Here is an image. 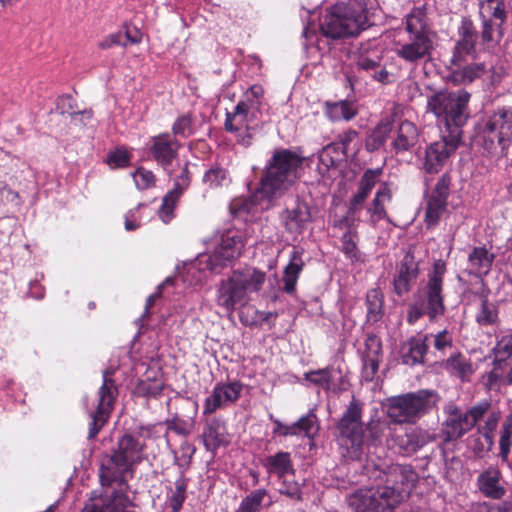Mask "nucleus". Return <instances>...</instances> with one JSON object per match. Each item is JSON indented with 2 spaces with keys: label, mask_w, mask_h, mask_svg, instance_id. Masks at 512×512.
<instances>
[{
  "label": "nucleus",
  "mask_w": 512,
  "mask_h": 512,
  "mask_svg": "<svg viewBox=\"0 0 512 512\" xmlns=\"http://www.w3.org/2000/svg\"><path fill=\"white\" fill-rule=\"evenodd\" d=\"M366 450L362 474L372 484L349 494L348 507L353 512H394L409 496L416 474L410 465L388 464L383 447L372 443Z\"/></svg>",
  "instance_id": "1"
},
{
  "label": "nucleus",
  "mask_w": 512,
  "mask_h": 512,
  "mask_svg": "<svg viewBox=\"0 0 512 512\" xmlns=\"http://www.w3.org/2000/svg\"><path fill=\"white\" fill-rule=\"evenodd\" d=\"M447 273V264L443 259L433 262L427 273L426 283L414 294L408 305L406 320L414 325L419 319L428 316L430 322L437 321L446 313L444 302V277Z\"/></svg>",
  "instance_id": "2"
},
{
  "label": "nucleus",
  "mask_w": 512,
  "mask_h": 512,
  "mask_svg": "<svg viewBox=\"0 0 512 512\" xmlns=\"http://www.w3.org/2000/svg\"><path fill=\"white\" fill-rule=\"evenodd\" d=\"M304 157L287 148L275 149L267 161L261 179L260 193L273 199L283 195L298 178Z\"/></svg>",
  "instance_id": "3"
},
{
  "label": "nucleus",
  "mask_w": 512,
  "mask_h": 512,
  "mask_svg": "<svg viewBox=\"0 0 512 512\" xmlns=\"http://www.w3.org/2000/svg\"><path fill=\"white\" fill-rule=\"evenodd\" d=\"M474 144L488 154L507 155L512 145V108L499 107L486 112L474 126Z\"/></svg>",
  "instance_id": "4"
},
{
  "label": "nucleus",
  "mask_w": 512,
  "mask_h": 512,
  "mask_svg": "<svg viewBox=\"0 0 512 512\" xmlns=\"http://www.w3.org/2000/svg\"><path fill=\"white\" fill-rule=\"evenodd\" d=\"M369 14L365 0L338 3L323 16L320 29L332 39L354 37L370 26Z\"/></svg>",
  "instance_id": "5"
},
{
  "label": "nucleus",
  "mask_w": 512,
  "mask_h": 512,
  "mask_svg": "<svg viewBox=\"0 0 512 512\" xmlns=\"http://www.w3.org/2000/svg\"><path fill=\"white\" fill-rule=\"evenodd\" d=\"M470 98L464 89L441 90L428 97L427 109L436 117L441 132L462 137V127L470 116Z\"/></svg>",
  "instance_id": "6"
},
{
  "label": "nucleus",
  "mask_w": 512,
  "mask_h": 512,
  "mask_svg": "<svg viewBox=\"0 0 512 512\" xmlns=\"http://www.w3.org/2000/svg\"><path fill=\"white\" fill-rule=\"evenodd\" d=\"M405 31L408 33V38L396 44L394 51L397 57L412 66L429 60L434 50L433 32L426 24L422 9L413 8L406 15Z\"/></svg>",
  "instance_id": "7"
},
{
  "label": "nucleus",
  "mask_w": 512,
  "mask_h": 512,
  "mask_svg": "<svg viewBox=\"0 0 512 512\" xmlns=\"http://www.w3.org/2000/svg\"><path fill=\"white\" fill-rule=\"evenodd\" d=\"M384 426L380 418H371L367 423H363L361 418H341L338 428L342 457L346 460L361 462L366 438L368 436L373 439L378 438L383 433Z\"/></svg>",
  "instance_id": "8"
},
{
  "label": "nucleus",
  "mask_w": 512,
  "mask_h": 512,
  "mask_svg": "<svg viewBox=\"0 0 512 512\" xmlns=\"http://www.w3.org/2000/svg\"><path fill=\"white\" fill-rule=\"evenodd\" d=\"M457 39L452 48V61L459 64L463 57L476 59L478 55L493 50L500 42L496 36L490 34V25L485 23L478 31L476 25L469 17H462L456 31Z\"/></svg>",
  "instance_id": "9"
},
{
  "label": "nucleus",
  "mask_w": 512,
  "mask_h": 512,
  "mask_svg": "<svg viewBox=\"0 0 512 512\" xmlns=\"http://www.w3.org/2000/svg\"><path fill=\"white\" fill-rule=\"evenodd\" d=\"M440 395L435 390L421 389L386 398L382 402L387 416H418L437 412Z\"/></svg>",
  "instance_id": "10"
},
{
  "label": "nucleus",
  "mask_w": 512,
  "mask_h": 512,
  "mask_svg": "<svg viewBox=\"0 0 512 512\" xmlns=\"http://www.w3.org/2000/svg\"><path fill=\"white\" fill-rule=\"evenodd\" d=\"M384 49L374 40L362 42L355 53V67L372 81L382 85L395 82V75L388 71L384 63Z\"/></svg>",
  "instance_id": "11"
},
{
  "label": "nucleus",
  "mask_w": 512,
  "mask_h": 512,
  "mask_svg": "<svg viewBox=\"0 0 512 512\" xmlns=\"http://www.w3.org/2000/svg\"><path fill=\"white\" fill-rule=\"evenodd\" d=\"M264 90L260 85H252L235 106L232 113H226L225 129L228 132L240 131L248 128L249 119L258 112L263 98Z\"/></svg>",
  "instance_id": "12"
},
{
  "label": "nucleus",
  "mask_w": 512,
  "mask_h": 512,
  "mask_svg": "<svg viewBox=\"0 0 512 512\" xmlns=\"http://www.w3.org/2000/svg\"><path fill=\"white\" fill-rule=\"evenodd\" d=\"M460 142L461 136L441 132V139L426 147L423 170L428 174L440 172L455 154Z\"/></svg>",
  "instance_id": "13"
},
{
  "label": "nucleus",
  "mask_w": 512,
  "mask_h": 512,
  "mask_svg": "<svg viewBox=\"0 0 512 512\" xmlns=\"http://www.w3.org/2000/svg\"><path fill=\"white\" fill-rule=\"evenodd\" d=\"M242 248L243 243L238 232L233 230L226 231L221 237L220 244L208 256L206 260L207 268L214 273H219L241 254Z\"/></svg>",
  "instance_id": "14"
},
{
  "label": "nucleus",
  "mask_w": 512,
  "mask_h": 512,
  "mask_svg": "<svg viewBox=\"0 0 512 512\" xmlns=\"http://www.w3.org/2000/svg\"><path fill=\"white\" fill-rule=\"evenodd\" d=\"M180 147V142L168 132L152 136L148 142V152L151 158L169 175L171 174L170 167L177 159Z\"/></svg>",
  "instance_id": "15"
},
{
  "label": "nucleus",
  "mask_w": 512,
  "mask_h": 512,
  "mask_svg": "<svg viewBox=\"0 0 512 512\" xmlns=\"http://www.w3.org/2000/svg\"><path fill=\"white\" fill-rule=\"evenodd\" d=\"M304 380L322 388L327 394H339L347 390L349 382L340 367L328 365L325 368L304 373Z\"/></svg>",
  "instance_id": "16"
},
{
  "label": "nucleus",
  "mask_w": 512,
  "mask_h": 512,
  "mask_svg": "<svg viewBox=\"0 0 512 512\" xmlns=\"http://www.w3.org/2000/svg\"><path fill=\"white\" fill-rule=\"evenodd\" d=\"M280 220L285 232L296 240L312 222L310 206L305 201L297 199L293 206L282 211Z\"/></svg>",
  "instance_id": "17"
},
{
  "label": "nucleus",
  "mask_w": 512,
  "mask_h": 512,
  "mask_svg": "<svg viewBox=\"0 0 512 512\" xmlns=\"http://www.w3.org/2000/svg\"><path fill=\"white\" fill-rule=\"evenodd\" d=\"M132 471L133 467L131 465L112 453L102 460L99 471L101 484L102 486H111L117 483L120 487L118 490H122L126 495L125 490L128 488L127 476Z\"/></svg>",
  "instance_id": "18"
},
{
  "label": "nucleus",
  "mask_w": 512,
  "mask_h": 512,
  "mask_svg": "<svg viewBox=\"0 0 512 512\" xmlns=\"http://www.w3.org/2000/svg\"><path fill=\"white\" fill-rule=\"evenodd\" d=\"M191 173L189 171V162L182 167L181 172L174 178V187L168 191L162 199V204L158 210V215L164 223H169L173 218V211L183 193L191 184Z\"/></svg>",
  "instance_id": "19"
},
{
  "label": "nucleus",
  "mask_w": 512,
  "mask_h": 512,
  "mask_svg": "<svg viewBox=\"0 0 512 512\" xmlns=\"http://www.w3.org/2000/svg\"><path fill=\"white\" fill-rule=\"evenodd\" d=\"M479 16L481 26L490 25V34L496 36L498 42L504 37V24L507 20V12L503 0H480Z\"/></svg>",
  "instance_id": "20"
},
{
  "label": "nucleus",
  "mask_w": 512,
  "mask_h": 512,
  "mask_svg": "<svg viewBox=\"0 0 512 512\" xmlns=\"http://www.w3.org/2000/svg\"><path fill=\"white\" fill-rule=\"evenodd\" d=\"M243 384L239 381L217 383L212 393L205 399L204 414H211L217 409L235 403L241 396Z\"/></svg>",
  "instance_id": "21"
},
{
  "label": "nucleus",
  "mask_w": 512,
  "mask_h": 512,
  "mask_svg": "<svg viewBox=\"0 0 512 512\" xmlns=\"http://www.w3.org/2000/svg\"><path fill=\"white\" fill-rule=\"evenodd\" d=\"M420 270L418 263L411 255H406L396 266L393 276V291L398 297L407 295L416 284Z\"/></svg>",
  "instance_id": "22"
},
{
  "label": "nucleus",
  "mask_w": 512,
  "mask_h": 512,
  "mask_svg": "<svg viewBox=\"0 0 512 512\" xmlns=\"http://www.w3.org/2000/svg\"><path fill=\"white\" fill-rule=\"evenodd\" d=\"M495 255L486 246H477L469 252L464 273L474 276L477 280L473 287H480V282L491 271Z\"/></svg>",
  "instance_id": "23"
},
{
  "label": "nucleus",
  "mask_w": 512,
  "mask_h": 512,
  "mask_svg": "<svg viewBox=\"0 0 512 512\" xmlns=\"http://www.w3.org/2000/svg\"><path fill=\"white\" fill-rule=\"evenodd\" d=\"M248 300L233 273L227 279L220 281L216 301L226 312H234L237 305H244Z\"/></svg>",
  "instance_id": "24"
},
{
  "label": "nucleus",
  "mask_w": 512,
  "mask_h": 512,
  "mask_svg": "<svg viewBox=\"0 0 512 512\" xmlns=\"http://www.w3.org/2000/svg\"><path fill=\"white\" fill-rule=\"evenodd\" d=\"M466 291L477 296L481 301L480 307L475 315L476 323L482 327L498 324V306L495 303L489 301L488 297L490 294V289L488 288L486 282L481 281L480 287H468Z\"/></svg>",
  "instance_id": "25"
},
{
  "label": "nucleus",
  "mask_w": 512,
  "mask_h": 512,
  "mask_svg": "<svg viewBox=\"0 0 512 512\" xmlns=\"http://www.w3.org/2000/svg\"><path fill=\"white\" fill-rule=\"evenodd\" d=\"M429 334L412 336L400 345L399 356L402 364L407 366L423 365L428 353Z\"/></svg>",
  "instance_id": "26"
},
{
  "label": "nucleus",
  "mask_w": 512,
  "mask_h": 512,
  "mask_svg": "<svg viewBox=\"0 0 512 512\" xmlns=\"http://www.w3.org/2000/svg\"><path fill=\"white\" fill-rule=\"evenodd\" d=\"M450 377L460 380L461 383H469L476 372V367L471 359L466 357L461 351H455L448 358L439 363Z\"/></svg>",
  "instance_id": "27"
},
{
  "label": "nucleus",
  "mask_w": 512,
  "mask_h": 512,
  "mask_svg": "<svg viewBox=\"0 0 512 512\" xmlns=\"http://www.w3.org/2000/svg\"><path fill=\"white\" fill-rule=\"evenodd\" d=\"M448 70L450 72L449 79L452 83L456 85H467L485 75L487 67L483 62L467 63V57H463L461 63L455 64L451 57Z\"/></svg>",
  "instance_id": "28"
},
{
  "label": "nucleus",
  "mask_w": 512,
  "mask_h": 512,
  "mask_svg": "<svg viewBox=\"0 0 512 512\" xmlns=\"http://www.w3.org/2000/svg\"><path fill=\"white\" fill-rule=\"evenodd\" d=\"M382 173V168H368L363 172L358 182L357 191L349 200L348 210L350 213H356L362 208L373 188L380 181Z\"/></svg>",
  "instance_id": "29"
},
{
  "label": "nucleus",
  "mask_w": 512,
  "mask_h": 512,
  "mask_svg": "<svg viewBox=\"0 0 512 512\" xmlns=\"http://www.w3.org/2000/svg\"><path fill=\"white\" fill-rule=\"evenodd\" d=\"M101 504H86L82 512H134V504L122 490H113L103 496Z\"/></svg>",
  "instance_id": "30"
},
{
  "label": "nucleus",
  "mask_w": 512,
  "mask_h": 512,
  "mask_svg": "<svg viewBox=\"0 0 512 512\" xmlns=\"http://www.w3.org/2000/svg\"><path fill=\"white\" fill-rule=\"evenodd\" d=\"M492 369L484 376L488 391L499 392L502 387L512 385V361L493 360Z\"/></svg>",
  "instance_id": "31"
},
{
  "label": "nucleus",
  "mask_w": 512,
  "mask_h": 512,
  "mask_svg": "<svg viewBox=\"0 0 512 512\" xmlns=\"http://www.w3.org/2000/svg\"><path fill=\"white\" fill-rule=\"evenodd\" d=\"M111 372H103V384L98 391L97 407L94 414L90 416H109L117 399L118 389L113 379L109 376Z\"/></svg>",
  "instance_id": "32"
},
{
  "label": "nucleus",
  "mask_w": 512,
  "mask_h": 512,
  "mask_svg": "<svg viewBox=\"0 0 512 512\" xmlns=\"http://www.w3.org/2000/svg\"><path fill=\"white\" fill-rule=\"evenodd\" d=\"M143 448L144 443L139 442L133 434L125 433L112 453L133 467L141 461Z\"/></svg>",
  "instance_id": "33"
},
{
  "label": "nucleus",
  "mask_w": 512,
  "mask_h": 512,
  "mask_svg": "<svg viewBox=\"0 0 512 512\" xmlns=\"http://www.w3.org/2000/svg\"><path fill=\"white\" fill-rule=\"evenodd\" d=\"M240 287H242L245 297H248L249 293L259 292L266 280V273L255 268L246 267L242 270L233 271Z\"/></svg>",
  "instance_id": "34"
},
{
  "label": "nucleus",
  "mask_w": 512,
  "mask_h": 512,
  "mask_svg": "<svg viewBox=\"0 0 512 512\" xmlns=\"http://www.w3.org/2000/svg\"><path fill=\"white\" fill-rule=\"evenodd\" d=\"M303 253L304 250L302 248L294 247L290 255V261L284 268L283 290L287 294H293L296 290L299 275L304 267Z\"/></svg>",
  "instance_id": "35"
},
{
  "label": "nucleus",
  "mask_w": 512,
  "mask_h": 512,
  "mask_svg": "<svg viewBox=\"0 0 512 512\" xmlns=\"http://www.w3.org/2000/svg\"><path fill=\"white\" fill-rule=\"evenodd\" d=\"M419 133L416 125L408 120L402 121L398 127L395 139L392 141V149L396 154H401L412 149L418 142Z\"/></svg>",
  "instance_id": "36"
},
{
  "label": "nucleus",
  "mask_w": 512,
  "mask_h": 512,
  "mask_svg": "<svg viewBox=\"0 0 512 512\" xmlns=\"http://www.w3.org/2000/svg\"><path fill=\"white\" fill-rule=\"evenodd\" d=\"M392 199V192L388 182H381L375 196L367 208L372 223H377L387 217L385 202Z\"/></svg>",
  "instance_id": "37"
},
{
  "label": "nucleus",
  "mask_w": 512,
  "mask_h": 512,
  "mask_svg": "<svg viewBox=\"0 0 512 512\" xmlns=\"http://www.w3.org/2000/svg\"><path fill=\"white\" fill-rule=\"evenodd\" d=\"M264 466L269 474H275L279 479L287 474H294L290 453L279 451L265 459Z\"/></svg>",
  "instance_id": "38"
},
{
  "label": "nucleus",
  "mask_w": 512,
  "mask_h": 512,
  "mask_svg": "<svg viewBox=\"0 0 512 512\" xmlns=\"http://www.w3.org/2000/svg\"><path fill=\"white\" fill-rule=\"evenodd\" d=\"M365 305L367 323H377L382 319L384 316V296L379 288H372L367 291Z\"/></svg>",
  "instance_id": "39"
},
{
  "label": "nucleus",
  "mask_w": 512,
  "mask_h": 512,
  "mask_svg": "<svg viewBox=\"0 0 512 512\" xmlns=\"http://www.w3.org/2000/svg\"><path fill=\"white\" fill-rule=\"evenodd\" d=\"M478 418H448L442 425L446 441L460 438L476 425Z\"/></svg>",
  "instance_id": "40"
},
{
  "label": "nucleus",
  "mask_w": 512,
  "mask_h": 512,
  "mask_svg": "<svg viewBox=\"0 0 512 512\" xmlns=\"http://www.w3.org/2000/svg\"><path fill=\"white\" fill-rule=\"evenodd\" d=\"M324 113L333 122L341 120L350 121L356 116L357 110L351 102L341 100L338 102H326Z\"/></svg>",
  "instance_id": "41"
},
{
  "label": "nucleus",
  "mask_w": 512,
  "mask_h": 512,
  "mask_svg": "<svg viewBox=\"0 0 512 512\" xmlns=\"http://www.w3.org/2000/svg\"><path fill=\"white\" fill-rule=\"evenodd\" d=\"M315 424L312 418H299L297 422L290 426L283 425L280 421H275L274 433H278L283 436L288 435H305L311 437Z\"/></svg>",
  "instance_id": "42"
},
{
  "label": "nucleus",
  "mask_w": 512,
  "mask_h": 512,
  "mask_svg": "<svg viewBox=\"0 0 512 512\" xmlns=\"http://www.w3.org/2000/svg\"><path fill=\"white\" fill-rule=\"evenodd\" d=\"M345 158L343 151L338 149L335 142H332L319 152V171L324 174L331 167H336Z\"/></svg>",
  "instance_id": "43"
},
{
  "label": "nucleus",
  "mask_w": 512,
  "mask_h": 512,
  "mask_svg": "<svg viewBox=\"0 0 512 512\" xmlns=\"http://www.w3.org/2000/svg\"><path fill=\"white\" fill-rule=\"evenodd\" d=\"M203 442L208 451L215 453L219 447L227 445L229 439L223 427L211 423L203 432Z\"/></svg>",
  "instance_id": "44"
},
{
  "label": "nucleus",
  "mask_w": 512,
  "mask_h": 512,
  "mask_svg": "<svg viewBox=\"0 0 512 512\" xmlns=\"http://www.w3.org/2000/svg\"><path fill=\"white\" fill-rule=\"evenodd\" d=\"M392 131V125L389 122L379 123L368 135L365 148L369 152H374L382 148Z\"/></svg>",
  "instance_id": "45"
},
{
  "label": "nucleus",
  "mask_w": 512,
  "mask_h": 512,
  "mask_svg": "<svg viewBox=\"0 0 512 512\" xmlns=\"http://www.w3.org/2000/svg\"><path fill=\"white\" fill-rule=\"evenodd\" d=\"M447 210V201L429 197L427 200L424 222L428 229L438 226Z\"/></svg>",
  "instance_id": "46"
},
{
  "label": "nucleus",
  "mask_w": 512,
  "mask_h": 512,
  "mask_svg": "<svg viewBox=\"0 0 512 512\" xmlns=\"http://www.w3.org/2000/svg\"><path fill=\"white\" fill-rule=\"evenodd\" d=\"M479 487L485 496L492 499H501L506 494V489L499 484V479L496 474H482L479 477Z\"/></svg>",
  "instance_id": "47"
},
{
  "label": "nucleus",
  "mask_w": 512,
  "mask_h": 512,
  "mask_svg": "<svg viewBox=\"0 0 512 512\" xmlns=\"http://www.w3.org/2000/svg\"><path fill=\"white\" fill-rule=\"evenodd\" d=\"M357 242L358 233L354 229H348L341 237V251L344 253L346 258L353 262L361 261V253L358 249Z\"/></svg>",
  "instance_id": "48"
},
{
  "label": "nucleus",
  "mask_w": 512,
  "mask_h": 512,
  "mask_svg": "<svg viewBox=\"0 0 512 512\" xmlns=\"http://www.w3.org/2000/svg\"><path fill=\"white\" fill-rule=\"evenodd\" d=\"M266 495L267 491L265 489L252 491L243 498L236 512H259Z\"/></svg>",
  "instance_id": "49"
},
{
  "label": "nucleus",
  "mask_w": 512,
  "mask_h": 512,
  "mask_svg": "<svg viewBox=\"0 0 512 512\" xmlns=\"http://www.w3.org/2000/svg\"><path fill=\"white\" fill-rule=\"evenodd\" d=\"M187 483L185 479H178L175 482V489L168 499V508L171 512H179L186 499Z\"/></svg>",
  "instance_id": "50"
},
{
  "label": "nucleus",
  "mask_w": 512,
  "mask_h": 512,
  "mask_svg": "<svg viewBox=\"0 0 512 512\" xmlns=\"http://www.w3.org/2000/svg\"><path fill=\"white\" fill-rule=\"evenodd\" d=\"M493 360L512 361V333L502 336L492 350Z\"/></svg>",
  "instance_id": "51"
},
{
  "label": "nucleus",
  "mask_w": 512,
  "mask_h": 512,
  "mask_svg": "<svg viewBox=\"0 0 512 512\" xmlns=\"http://www.w3.org/2000/svg\"><path fill=\"white\" fill-rule=\"evenodd\" d=\"M194 133L193 129V118L191 114H183L175 120L172 125V133H170L173 137L180 136L182 138H188Z\"/></svg>",
  "instance_id": "52"
},
{
  "label": "nucleus",
  "mask_w": 512,
  "mask_h": 512,
  "mask_svg": "<svg viewBox=\"0 0 512 512\" xmlns=\"http://www.w3.org/2000/svg\"><path fill=\"white\" fill-rule=\"evenodd\" d=\"M228 180V172L220 166H213L205 172L203 182L209 187L222 186Z\"/></svg>",
  "instance_id": "53"
},
{
  "label": "nucleus",
  "mask_w": 512,
  "mask_h": 512,
  "mask_svg": "<svg viewBox=\"0 0 512 512\" xmlns=\"http://www.w3.org/2000/svg\"><path fill=\"white\" fill-rule=\"evenodd\" d=\"M361 357H382V342L374 333L367 334Z\"/></svg>",
  "instance_id": "54"
},
{
  "label": "nucleus",
  "mask_w": 512,
  "mask_h": 512,
  "mask_svg": "<svg viewBox=\"0 0 512 512\" xmlns=\"http://www.w3.org/2000/svg\"><path fill=\"white\" fill-rule=\"evenodd\" d=\"M433 337V347L436 351L445 354L446 350L452 348L453 346V336L452 333L447 329H443L436 334H431Z\"/></svg>",
  "instance_id": "55"
},
{
  "label": "nucleus",
  "mask_w": 512,
  "mask_h": 512,
  "mask_svg": "<svg viewBox=\"0 0 512 512\" xmlns=\"http://www.w3.org/2000/svg\"><path fill=\"white\" fill-rule=\"evenodd\" d=\"M138 189L145 190L155 185V175L152 171L143 167L138 168L132 174Z\"/></svg>",
  "instance_id": "56"
},
{
  "label": "nucleus",
  "mask_w": 512,
  "mask_h": 512,
  "mask_svg": "<svg viewBox=\"0 0 512 512\" xmlns=\"http://www.w3.org/2000/svg\"><path fill=\"white\" fill-rule=\"evenodd\" d=\"M451 186V176L448 173H444L437 181L431 195L429 197L448 200Z\"/></svg>",
  "instance_id": "57"
},
{
  "label": "nucleus",
  "mask_w": 512,
  "mask_h": 512,
  "mask_svg": "<svg viewBox=\"0 0 512 512\" xmlns=\"http://www.w3.org/2000/svg\"><path fill=\"white\" fill-rule=\"evenodd\" d=\"M131 155L124 149H116L107 156V163L112 168H125L130 164Z\"/></svg>",
  "instance_id": "58"
},
{
  "label": "nucleus",
  "mask_w": 512,
  "mask_h": 512,
  "mask_svg": "<svg viewBox=\"0 0 512 512\" xmlns=\"http://www.w3.org/2000/svg\"><path fill=\"white\" fill-rule=\"evenodd\" d=\"M362 375L366 381H372L378 372L381 357H361Z\"/></svg>",
  "instance_id": "59"
},
{
  "label": "nucleus",
  "mask_w": 512,
  "mask_h": 512,
  "mask_svg": "<svg viewBox=\"0 0 512 512\" xmlns=\"http://www.w3.org/2000/svg\"><path fill=\"white\" fill-rule=\"evenodd\" d=\"M407 441L402 445L408 451H417L419 448L424 446L429 441V436L426 434H418L416 432H412L406 435Z\"/></svg>",
  "instance_id": "60"
},
{
  "label": "nucleus",
  "mask_w": 512,
  "mask_h": 512,
  "mask_svg": "<svg viewBox=\"0 0 512 512\" xmlns=\"http://www.w3.org/2000/svg\"><path fill=\"white\" fill-rule=\"evenodd\" d=\"M357 136L358 132L356 130L348 129L339 134L334 142L336 143L338 149H341L345 156L347 157V149L351 142H353Z\"/></svg>",
  "instance_id": "61"
},
{
  "label": "nucleus",
  "mask_w": 512,
  "mask_h": 512,
  "mask_svg": "<svg viewBox=\"0 0 512 512\" xmlns=\"http://www.w3.org/2000/svg\"><path fill=\"white\" fill-rule=\"evenodd\" d=\"M56 110L61 114H78V112H74V99L68 94L61 95L57 98Z\"/></svg>",
  "instance_id": "62"
},
{
  "label": "nucleus",
  "mask_w": 512,
  "mask_h": 512,
  "mask_svg": "<svg viewBox=\"0 0 512 512\" xmlns=\"http://www.w3.org/2000/svg\"><path fill=\"white\" fill-rule=\"evenodd\" d=\"M145 207L144 204H138L136 208L129 210L125 214V229L127 231H134L139 228L140 223L138 221V212L141 208Z\"/></svg>",
  "instance_id": "63"
},
{
  "label": "nucleus",
  "mask_w": 512,
  "mask_h": 512,
  "mask_svg": "<svg viewBox=\"0 0 512 512\" xmlns=\"http://www.w3.org/2000/svg\"><path fill=\"white\" fill-rule=\"evenodd\" d=\"M18 200V192L12 190L5 181L0 180V203H13L17 202Z\"/></svg>",
  "instance_id": "64"
}]
</instances>
